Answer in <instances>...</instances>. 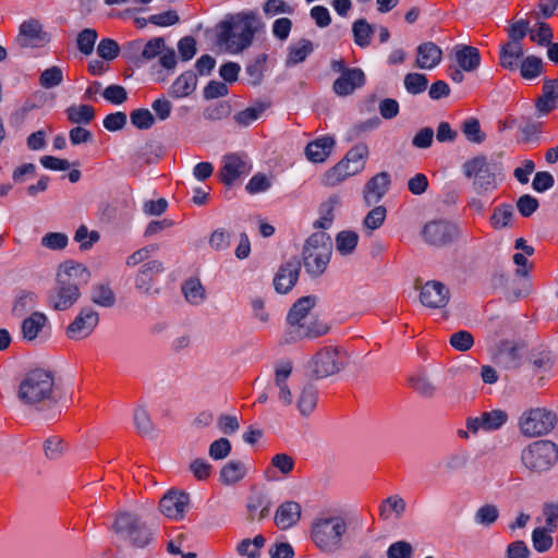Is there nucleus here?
<instances>
[{
  "mask_svg": "<svg viewBox=\"0 0 558 558\" xmlns=\"http://www.w3.org/2000/svg\"><path fill=\"white\" fill-rule=\"evenodd\" d=\"M17 398L25 407L40 411L58 404L60 397L53 373L44 368L27 372L19 384Z\"/></svg>",
  "mask_w": 558,
  "mask_h": 558,
  "instance_id": "1",
  "label": "nucleus"
},
{
  "mask_svg": "<svg viewBox=\"0 0 558 558\" xmlns=\"http://www.w3.org/2000/svg\"><path fill=\"white\" fill-rule=\"evenodd\" d=\"M262 22L255 12H242L219 24L218 46L229 53H240L248 48Z\"/></svg>",
  "mask_w": 558,
  "mask_h": 558,
  "instance_id": "2",
  "label": "nucleus"
},
{
  "mask_svg": "<svg viewBox=\"0 0 558 558\" xmlns=\"http://www.w3.org/2000/svg\"><path fill=\"white\" fill-rule=\"evenodd\" d=\"M89 279L88 270L78 263L65 262L59 266L57 287L51 296L52 306L58 311L70 308L81 296L80 284Z\"/></svg>",
  "mask_w": 558,
  "mask_h": 558,
  "instance_id": "3",
  "label": "nucleus"
},
{
  "mask_svg": "<svg viewBox=\"0 0 558 558\" xmlns=\"http://www.w3.org/2000/svg\"><path fill=\"white\" fill-rule=\"evenodd\" d=\"M462 172L471 181L476 195L487 196L497 190L501 181L502 167L485 155H477L462 165Z\"/></svg>",
  "mask_w": 558,
  "mask_h": 558,
  "instance_id": "4",
  "label": "nucleus"
},
{
  "mask_svg": "<svg viewBox=\"0 0 558 558\" xmlns=\"http://www.w3.org/2000/svg\"><path fill=\"white\" fill-rule=\"evenodd\" d=\"M348 524L340 515L318 517L311 524V539L325 554H333L342 548Z\"/></svg>",
  "mask_w": 558,
  "mask_h": 558,
  "instance_id": "5",
  "label": "nucleus"
},
{
  "mask_svg": "<svg viewBox=\"0 0 558 558\" xmlns=\"http://www.w3.org/2000/svg\"><path fill=\"white\" fill-rule=\"evenodd\" d=\"M369 156L366 144L359 143L347 151L344 157L322 177V184L327 187H335L348 178L362 172Z\"/></svg>",
  "mask_w": 558,
  "mask_h": 558,
  "instance_id": "6",
  "label": "nucleus"
},
{
  "mask_svg": "<svg viewBox=\"0 0 558 558\" xmlns=\"http://www.w3.org/2000/svg\"><path fill=\"white\" fill-rule=\"evenodd\" d=\"M332 253L331 238L325 232L312 234L305 242L302 258L305 271L312 278L320 277L327 269Z\"/></svg>",
  "mask_w": 558,
  "mask_h": 558,
  "instance_id": "7",
  "label": "nucleus"
},
{
  "mask_svg": "<svg viewBox=\"0 0 558 558\" xmlns=\"http://www.w3.org/2000/svg\"><path fill=\"white\" fill-rule=\"evenodd\" d=\"M112 529L119 539L135 549H144L153 542V534L142 518L131 511L117 513Z\"/></svg>",
  "mask_w": 558,
  "mask_h": 558,
  "instance_id": "8",
  "label": "nucleus"
},
{
  "mask_svg": "<svg viewBox=\"0 0 558 558\" xmlns=\"http://www.w3.org/2000/svg\"><path fill=\"white\" fill-rule=\"evenodd\" d=\"M521 461L530 472L548 471L558 461V446L550 440L533 441L522 450Z\"/></svg>",
  "mask_w": 558,
  "mask_h": 558,
  "instance_id": "9",
  "label": "nucleus"
},
{
  "mask_svg": "<svg viewBox=\"0 0 558 558\" xmlns=\"http://www.w3.org/2000/svg\"><path fill=\"white\" fill-rule=\"evenodd\" d=\"M557 423L556 414L546 408H532L519 417L520 432L526 437L548 434Z\"/></svg>",
  "mask_w": 558,
  "mask_h": 558,
  "instance_id": "10",
  "label": "nucleus"
},
{
  "mask_svg": "<svg viewBox=\"0 0 558 558\" xmlns=\"http://www.w3.org/2000/svg\"><path fill=\"white\" fill-rule=\"evenodd\" d=\"M423 242L429 246L444 247L461 236L459 227L448 220L433 219L421 229Z\"/></svg>",
  "mask_w": 558,
  "mask_h": 558,
  "instance_id": "11",
  "label": "nucleus"
},
{
  "mask_svg": "<svg viewBox=\"0 0 558 558\" xmlns=\"http://www.w3.org/2000/svg\"><path fill=\"white\" fill-rule=\"evenodd\" d=\"M347 364L345 352L337 347H326L319 350L312 361L313 373L324 378L340 372Z\"/></svg>",
  "mask_w": 558,
  "mask_h": 558,
  "instance_id": "12",
  "label": "nucleus"
},
{
  "mask_svg": "<svg viewBox=\"0 0 558 558\" xmlns=\"http://www.w3.org/2000/svg\"><path fill=\"white\" fill-rule=\"evenodd\" d=\"M51 39L45 31L43 23L37 19L25 20L19 27L17 44L23 48H38L46 46Z\"/></svg>",
  "mask_w": 558,
  "mask_h": 558,
  "instance_id": "13",
  "label": "nucleus"
},
{
  "mask_svg": "<svg viewBox=\"0 0 558 558\" xmlns=\"http://www.w3.org/2000/svg\"><path fill=\"white\" fill-rule=\"evenodd\" d=\"M98 323V313L90 307H84L74 318V320L66 327L65 335L71 340H83L94 331Z\"/></svg>",
  "mask_w": 558,
  "mask_h": 558,
  "instance_id": "14",
  "label": "nucleus"
},
{
  "mask_svg": "<svg viewBox=\"0 0 558 558\" xmlns=\"http://www.w3.org/2000/svg\"><path fill=\"white\" fill-rule=\"evenodd\" d=\"M163 48L165 40L161 37H155L145 44L142 40L131 41L124 50L136 64H143L163 52Z\"/></svg>",
  "mask_w": 558,
  "mask_h": 558,
  "instance_id": "15",
  "label": "nucleus"
},
{
  "mask_svg": "<svg viewBox=\"0 0 558 558\" xmlns=\"http://www.w3.org/2000/svg\"><path fill=\"white\" fill-rule=\"evenodd\" d=\"M449 300L450 290L440 281L430 280L421 288L420 302L427 308H444Z\"/></svg>",
  "mask_w": 558,
  "mask_h": 558,
  "instance_id": "16",
  "label": "nucleus"
},
{
  "mask_svg": "<svg viewBox=\"0 0 558 558\" xmlns=\"http://www.w3.org/2000/svg\"><path fill=\"white\" fill-rule=\"evenodd\" d=\"M189 501V495L184 492L169 490L161 498L159 509L167 518L180 520L184 515Z\"/></svg>",
  "mask_w": 558,
  "mask_h": 558,
  "instance_id": "17",
  "label": "nucleus"
},
{
  "mask_svg": "<svg viewBox=\"0 0 558 558\" xmlns=\"http://www.w3.org/2000/svg\"><path fill=\"white\" fill-rule=\"evenodd\" d=\"M301 270V264L296 258L290 259L278 269L274 286L278 293L289 292L296 283Z\"/></svg>",
  "mask_w": 558,
  "mask_h": 558,
  "instance_id": "18",
  "label": "nucleus"
},
{
  "mask_svg": "<svg viewBox=\"0 0 558 558\" xmlns=\"http://www.w3.org/2000/svg\"><path fill=\"white\" fill-rule=\"evenodd\" d=\"M391 183L390 174L386 171L372 177L363 189L364 202L371 206L380 202L389 190Z\"/></svg>",
  "mask_w": 558,
  "mask_h": 558,
  "instance_id": "19",
  "label": "nucleus"
},
{
  "mask_svg": "<svg viewBox=\"0 0 558 558\" xmlns=\"http://www.w3.org/2000/svg\"><path fill=\"white\" fill-rule=\"evenodd\" d=\"M365 83V74L361 69L352 68L341 74L332 84V90L340 97H345L362 87Z\"/></svg>",
  "mask_w": 558,
  "mask_h": 558,
  "instance_id": "20",
  "label": "nucleus"
},
{
  "mask_svg": "<svg viewBox=\"0 0 558 558\" xmlns=\"http://www.w3.org/2000/svg\"><path fill=\"white\" fill-rule=\"evenodd\" d=\"M293 365L290 361H282L276 364L275 386L278 389V399L284 404L290 405L293 402L289 379L291 377Z\"/></svg>",
  "mask_w": 558,
  "mask_h": 558,
  "instance_id": "21",
  "label": "nucleus"
},
{
  "mask_svg": "<svg viewBox=\"0 0 558 558\" xmlns=\"http://www.w3.org/2000/svg\"><path fill=\"white\" fill-rule=\"evenodd\" d=\"M415 65L422 70L436 68L442 59V50L436 44L426 41L416 48Z\"/></svg>",
  "mask_w": 558,
  "mask_h": 558,
  "instance_id": "22",
  "label": "nucleus"
},
{
  "mask_svg": "<svg viewBox=\"0 0 558 558\" xmlns=\"http://www.w3.org/2000/svg\"><path fill=\"white\" fill-rule=\"evenodd\" d=\"M302 513L301 505L296 501H286L281 504L275 513V524L280 530H288L294 526Z\"/></svg>",
  "mask_w": 558,
  "mask_h": 558,
  "instance_id": "23",
  "label": "nucleus"
},
{
  "mask_svg": "<svg viewBox=\"0 0 558 558\" xmlns=\"http://www.w3.org/2000/svg\"><path fill=\"white\" fill-rule=\"evenodd\" d=\"M165 269L162 262L149 260L138 270L135 278V287L143 293H150L154 278Z\"/></svg>",
  "mask_w": 558,
  "mask_h": 558,
  "instance_id": "24",
  "label": "nucleus"
},
{
  "mask_svg": "<svg viewBox=\"0 0 558 558\" xmlns=\"http://www.w3.org/2000/svg\"><path fill=\"white\" fill-rule=\"evenodd\" d=\"M248 171L246 162L238 155H228L223 158V166L220 170L221 181L231 185L236 179Z\"/></svg>",
  "mask_w": 558,
  "mask_h": 558,
  "instance_id": "25",
  "label": "nucleus"
},
{
  "mask_svg": "<svg viewBox=\"0 0 558 558\" xmlns=\"http://www.w3.org/2000/svg\"><path fill=\"white\" fill-rule=\"evenodd\" d=\"M454 60L460 69L466 72H473L481 64V54L476 47L468 45H458L453 48Z\"/></svg>",
  "mask_w": 558,
  "mask_h": 558,
  "instance_id": "26",
  "label": "nucleus"
},
{
  "mask_svg": "<svg viewBox=\"0 0 558 558\" xmlns=\"http://www.w3.org/2000/svg\"><path fill=\"white\" fill-rule=\"evenodd\" d=\"M316 299L314 296H303L299 299L291 307L287 320L291 326H298L301 329L306 325V317L314 307Z\"/></svg>",
  "mask_w": 558,
  "mask_h": 558,
  "instance_id": "27",
  "label": "nucleus"
},
{
  "mask_svg": "<svg viewBox=\"0 0 558 558\" xmlns=\"http://www.w3.org/2000/svg\"><path fill=\"white\" fill-rule=\"evenodd\" d=\"M536 108L542 114H547L558 108V78L544 82L543 94L537 99Z\"/></svg>",
  "mask_w": 558,
  "mask_h": 558,
  "instance_id": "28",
  "label": "nucleus"
},
{
  "mask_svg": "<svg viewBox=\"0 0 558 558\" xmlns=\"http://www.w3.org/2000/svg\"><path fill=\"white\" fill-rule=\"evenodd\" d=\"M335 140L330 136H324L307 144L305 155L312 162H324L331 153Z\"/></svg>",
  "mask_w": 558,
  "mask_h": 558,
  "instance_id": "29",
  "label": "nucleus"
},
{
  "mask_svg": "<svg viewBox=\"0 0 558 558\" xmlns=\"http://www.w3.org/2000/svg\"><path fill=\"white\" fill-rule=\"evenodd\" d=\"M405 500L399 495H391L379 505V517L384 521L400 519L405 511Z\"/></svg>",
  "mask_w": 558,
  "mask_h": 558,
  "instance_id": "30",
  "label": "nucleus"
},
{
  "mask_svg": "<svg viewBox=\"0 0 558 558\" xmlns=\"http://www.w3.org/2000/svg\"><path fill=\"white\" fill-rule=\"evenodd\" d=\"M196 82L197 78L193 72H184L172 83L169 94L174 98L187 97L195 90Z\"/></svg>",
  "mask_w": 558,
  "mask_h": 558,
  "instance_id": "31",
  "label": "nucleus"
},
{
  "mask_svg": "<svg viewBox=\"0 0 558 558\" xmlns=\"http://www.w3.org/2000/svg\"><path fill=\"white\" fill-rule=\"evenodd\" d=\"M246 475V466L242 461L232 460L220 470V481L223 485L231 486L242 481Z\"/></svg>",
  "mask_w": 558,
  "mask_h": 558,
  "instance_id": "32",
  "label": "nucleus"
},
{
  "mask_svg": "<svg viewBox=\"0 0 558 558\" xmlns=\"http://www.w3.org/2000/svg\"><path fill=\"white\" fill-rule=\"evenodd\" d=\"M47 323V316L40 312H34L29 317L25 318L22 323L23 338L33 341L37 338Z\"/></svg>",
  "mask_w": 558,
  "mask_h": 558,
  "instance_id": "33",
  "label": "nucleus"
},
{
  "mask_svg": "<svg viewBox=\"0 0 558 558\" xmlns=\"http://www.w3.org/2000/svg\"><path fill=\"white\" fill-rule=\"evenodd\" d=\"M523 56V48L521 44L507 43L500 49L499 60L500 65L505 69L513 71L517 69L518 60Z\"/></svg>",
  "mask_w": 558,
  "mask_h": 558,
  "instance_id": "34",
  "label": "nucleus"
},
{
  "mask_svg": "<svg viewBox=\"0 0 558 558\" xmlns=\"http://www.w3.org/2000/svg\"><path fill=\"white\" fill-rule=\"evenodd\" d=\"M182 292L185 300L194 305L203 303L206 298L205 288L197 278L186 280L182 284Z\"/></svg>",
  "mask_w": 558,
  "mask_h": 558,
  "instance_id": "35",
  "label": "nucleus"
},
{
  "mask_svg": "<svg viewBox=\"0 0 558 558\" xmlns=\"http://www.w3.org/2000/svg\"><path fill=\"white\" fill-rule=\"evenodd\" d=\"M313 49V44L308 39H301L298 43L291 45L289 48L287 64L294 65L303 62L307 56L312 53Z\"/></svg>",
  "mask_w": 558,
  "mask_h": 558,
  "instance_id": "36",
  "label": "nucleus"
},
{
  "mask_svg": "<svg viewBox=\"0 0 558 558\" xmlns=\"http://www.w3.org/2000/svg\"><path fill=\"white\" fill-rule=\"evenodd\" d=\"M70 122L74 124H88L95 118V110L89 105H73L65 110Z\"/></svg>",
  "mask_w": 558,
  "mask_h": 558,
  "instance_id": "37",
  "label": "nucleus"
},
{
  "mask_svg": "<svg viewBox=\"0 0 558 558\" xmlns=\"http://www.w3.org/2000/svg\"><path fill=\"white\" fill-rule=\"evenodd\" d=\"M317 404V391L311 385H305L298 398V409L304 416L310 415Z\"/></svg>",
  "mask_w": 558,
  "mask_h": 558,
  "instance_id": "38",
  "label": "nucleus"
},
{
  "mask_svg": "<svg viewBox=\"0 0 558 558\" xmlns=\"http://www.w3.org/2000/svg\"><path fill=\"white\" fill-rule=\"evenodd\" d=\"M90 300L101 307H111L116 303V295L108 284H96L92 289Z\"/></svg>",
  "mask_w": 558,
  "mask_h": 558,
  "instance_id": "39",
  "label": "nucleus"
},
{
  "mask_svg": "<svg viewBox=\"0 0 558 558\" xmlns=\"http://www.w3.org/2000/svg\"><path fill=\"white\" fill-rule=\"evenodd\" d=\"M387 210L384 206H376L367 213L363 220V229L367 235L380 228L385 222Z\"/></svg>",
  "mask_w": 558,
  "mask_h": 558,
  "instance_id": "40",
  "label": "nucleus"
},
{
  "mask_svg": "<svg viewBox=\"0 0 558 558\" xmlns=\"http://www.w3.org/2000/svg\"><path fill=\"white\" fill-rule=\"evenodd\" d=\"M359 242V235L354 231H341L336 236V248L341 255H350L354 252Z\"/></svg>",
  "mask_w": 558,
  "mask_h": 558,
  "instance_id": "41",
  "label": "nucleus"
},
{
  "mask_svg": "<svg viewBox=\"0 0 558 558\" xmlns=\"http://www.w3.org/2000/svg\"><path fill=\"white\" fill-rule=\"evenodd\" d=\"M481 415L486 432L497 430L508 421L507 412L500 409L483 412Z\"/></svg>",
  "mask_w": 558,
  "mask_h": 558,
  "instance_id": "42",
  "label": "nucleus"
},
{
  "mask_svg": "<svg viewBox=\"0 0 558 558\" xmlns=\"http://www.w3.org/2000/svg\"><path fill=\"white\" fill-rule=\"evenodd\" d=\"M266 539L263 535H256L254 539H242L238 545L236 550L241 556H245L247 558H258L259 551L264 547Z\"/></svg>",
  "mask_w": 558,
  "mask_h": 558,
  "instance_id": "43",
  "label": "nucleus"
},
{
  "mask_svg": "<svg viewBox=\"0 0 558 558\" xmlns=\"http://www.w3.org/2000/svg\"><path fill=\"white\" fill-rule=\"evenodd\" d=\"M498 518L499 509L497 506L492 504L481 506L474 513V522L485 527L493 525Z\"/></svg>",
  "mask_w": 558,
  "mask_h": 558,
  "instance_id": "44",
  "label": "nucleus"
},
{
  "mask_svg": "<svg viewBox=\"0 0 558 558\" xmlns=\"http://www.w3.org/2000/svg\"><path fill=\"white\" fill-rule=\"evenodd\" d=\"M247 520L262 521L269 514V502L263 496H256L247 504Z\"/></svg>",
  "mask_w": 558,
  "mask_h": 558,
  "instance_id": "45",
  "label": "nucleus"
},
{
  "mask_svg": "<svg viewBox=\"0 0 558 558\" xmlns=\"http://www.w3.org/2000/svg\"><path fill=\"white\" fill-rule=\"evenodd\" d=\"M513 217V207L509 204H502L494 209L490 217V223L495 229H502L510 226Z\"/></svg>",
  "mask_w": 558,
  "mask_h": 558,
  "instance_id": "46",
  "label": "nucleus"
},
{
  "mask_svg": "<svg viewBox=\"0 0 558 558\" xmlns=\"http://www.w3.org/2000/svg\"><path fill=\"white\" fill-rule=\"evenodd\" d=\"M542 70L543 61L535 56L526 57L520 65L521 76L525 80H533L537 77L542 73Z\"/></svg>",
  "mask_w": 558,
  "mask_h": 558,
  "instance_id": "47",
  "label": "nucleus"
},
{
  "mask_svg": "<svg viewBox=\"0 0 558 558\" xmlns=\"http://www.w3.org/2000/svg\"><path fill=\"white\" fill-rule=\"evenodd\" d=\"M266 110V105L257 104L255 106L245 108L234 116L235 122L241 126H247L256 121Z\"/></svg>",
  "mask_w": 558,
  "mask_h": 558,
  "instance_id": "48",
  "label": "nucleus"
},
{
  "mask_svg": "<svg viewBox=\"0 0 558 558\" xmlns=\"http://www.w3.org/2000/svg\"><path fill=\"white\" fill-rule=\"evenodd\" d=\"M462 132L472 143L481 144L485 140V134L481 131L480 121L475 118H469L462 123Z\"/></svg>",
  "mask_w": 558,
  "mask_h": 558,
  "instance_id": "49",
  "label": "nucleus"
},
{
  "mask_svg": "<svg viewBox=\"0 0 558 558\" xmlns=\"http://www.w3.org/2000/svg\"><path fill=\"white\" fill-rule=\"evenodd\" d=\"M497 360L506 368H514L521 360L520 349L517 345H507L498 353Z\"/></svg>",
  "mask_w": 558,
  "mask_h": 558,
  "instance_id": "50",
  "label": "nucleus"
},
{
  "mask_svg": "<svg viewBox=\"0 0 558 558\" xmlns=\"http://www.w3.org/2000/svg\"><path fill=\"white\" fill-rule=\"evenodd\" d=\"M427 77L422 73H409L404 77L405 89L413 95L423 93L427 87Z\"/></svg>",
  "mask_w": 558,
  "mask_h": 558,
  "instance_id": "51",
  "label": "nucleus"
},
{
  "mask_svg": "<svg viewBox=\"0 0 558 558\" xmlns=\"http://www.w3.org/2000/svg\"><path fill=\"white\" fill-rule=\"evenodd\" d=\"M130 119L131 123L140 130H147L155 123V117L145 108L133 110L130 114Z\"/></svg>",
  "mask_w": 558,
  "mask_h": 558,
  "instance_id": "52",
  "label": "nucleus"
},
{
  "mask_svg": "<svg viewBox=\"0 0 558 558\" xmlns=\"http://www.w3.org/2000/svg\"><path fill=\"white\" fill-rule=\"evenodd\" d=\"M354 41L360 47H366L369 44L373 33L372 26L365 20H359L353 24Z\"/></svg>",
  "mask_w": 558,
  "mask_h": 558,
  "instance_id": "53",
  "label": "nucleus"
},
{
  "mask_svg": "<svg viewBox=\"0 0 558 558\" xmlns=\"http://www.w3.org/2000/svg\"><path fill=\"white\" fill-rule=\"evenodd\" d=\"M62 81H63V72L57 65L46 69L39 77V84L44 88H53V87L60 85L62 83Z\"/></svg>",
  "mask_w": 558,
  "mask_h": 558,
  "instance_id": "54",
  "label": "nucleus"
},
{
  "mask_svg": "<svg viewBox=\"0 0 558 558\" xmlns=\"http://www.w3.org/2000/svg\"><path fill=\"white\" fill-rule=\"evenodd\" d=\"M36 299L37 296L34 292L22 291L14 302L12 308L13 313L15 315L22 316L25 312L32 310L35 306Z\"/></svg>",
  "mask_w": 558,
  "mask_h": 558,
  "instance_id": "55",
  "label": "nucleus"
},
{
  "mask_svg": "<svg viewBox=\"0 0 558 558\" xmlns=\"http://www.w3.org/2000/svg\"><path fill=\"white\" fill-rule=\"evenodd\" d=\"M549 533L547 527H537L533 531L532 542L537 551H547L553 546L554 541Z\"/></svg>",
  "mask_w": 558,
  "mask_h": 558,
  "instance_id": "56",
  "label": "nucleus"
},
{
  "mask_svg": "<svg viewBox=\"0 0 558 558\" xmlns=\"http://www.w3.org/2000/svg\"><path fill=\"white\" fill-rule=\"evenodd\" d=\"M97 39L95 29L85 28L77 36V48L84 54H90Z\"/></svg>",
  "mask_w": 558,
  "mask_h": 558,
  "instance_id": "57",
  "label": "nucleus"
},
{
  "mask_svg": "<svg viewBox=\"0 0 558 558\" xmlns=\"http://www.w3.org/2000/svg\"><path fill=\"white\" fill-rule=\"evenodd\" d=\"M68 242V235L62 232H49L41 238V245L52 251L63 250Z\"/></svg>",
  "mask_w": 558,
  "mask_h": 558,
  "instance_id": "58",
  "label": "nucleus"
},
{
  "mask_svg": "<svg viewBox=\"0 0 558 558\" xmlns=\"http://www.w3.org/2000/svg\"><path fill=\"white\" fill-rule=\"evenodd\" d=\"M97 231H89L86 226H80L75 232L74 240L80 243L82 250H88L99 240Z\"/></svg>",
  "mask_w": 558,
  "mask_h": 558,
  "instance_id": "59",
  "label": "nucleus"
},
{
  "mask_svg": "<svg viewBox=\"0 0 558 558\" xmlns=\"http://www.w3.org/2000/svg\"><path fill=\"white\" fill-rule=\"evenodd\" d=\"M266 61V56L262 54L257 57L254 62L246 66V74L248 76V82L252 85H257L262 82L264 76V63Z\"/></svg>",
  "mask_w": 558,
  "mask_h": 558,
  "instance_id": "60",
  "label": "nucleus"
},
{
  "mask_svg": "<svg viewBox=\"0 0 558 558\" xmlns=\"http://www.w3.org/2000/svg\"><path fill=\"white\" fill-rule=\"evenodd\" d=\"M209 246L215 251H223L230 246L231 235L225 229H216L209 235Z\"/></svg>",
  "mask_w": 558,
  "mask_h": 558,
  "instance_id": "61",
  "label": "nucleus"
},
{
  "mask_svg": "<svg viewBox=\"0 0 558 558\" xmlns=\"http://www.w3.org/2000/svg\"><path fill=\"white\" fill-rule=\"evenodd\" d=\"M411 386L423 397H432L435 386L425 375H416L410 378Z\"/></svg>",
  "mask_w": 558,
  "mask_h": 558,
  "instance_id": "62",
  "label": "nucleus"
},
{
  "mask_svg": "<svg viewBox=\"0 0 558 558\" xmlns=\"http://www.w3.org/2000/svg\"><path fill=\"white\" fill-rule=\"evenodd\" d=\"M134 424L137 430L142 434H150L154 430L150 416L143 407L136 408L134 412Z\"/></svg>",
  "mask_w": 558,
  "mask_h": 558,
  "instance_id": "63",
  "label": "nucleus"
},
{
  "mask_svg": "<svg viewBox=\"0 0 558 558\" xmlns=\"http://www.w3.org/2000/svg\"><path fill=\"white\" fill-rule=\"evenodd\" d=\"M413 548L410 543L399 541L391 544L387 550L388 558H412Z\"/></svg>",
  "mask_w": 558,
  "mask_h": 558,
  "instance_id": "64",
  "label": "nucleus"
}]
</instances>
